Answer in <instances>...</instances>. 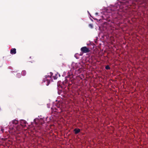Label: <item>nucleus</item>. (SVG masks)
<instances>
[{
    "label": "nucleus",
    "instance_id": "obj_1",
    "mask_svg": "<svg viewBox=\"0 0 148 148\" xmlns=\"http://www.w3.org/2000/svg\"><path fill=\"white\" fill-rule=\"evenodd\" d=\"M80 50L83 53H88L90 51V50L89 48L85 46L82 47Z\"/></svg>",
    "mask_w": 148,
    "mask_h": 148
},
{
    "label": "nucleus",
    "instance_id": "obj_2",
    "mask_svg": "<svg viewBox=\"0 0 148 148\" xmlns=\"http://www.w3.org/2000/svg\"><path fill=\"white\" fill-rule=\"evenodd\" d=\"M21 125L24 127L26 126L25 124L27 123V122L25 120H22L20 121Z\"/></svg>",
    "mask_w": 148,
    "mask_h": 148
},
{
    "label": "nucleus",
    "instance_id": "obj_3",
    "mask_svg": "<svg viewBox=\"0 0 148 148\" xmlns=\"http://www.w3.org/2000/svg\"><path fill=\"white\" fill-rule=\"evenodd\" d=\"M10 53L11 54H14L16 53V49L15 48H12L10 50Z\"/></svg>",
    "mask_w": 148,
    "mask_h": 148
},
{
    "label": "nucleus",
    "instance_id": "obj_4",
    "mask_svg": "<svg viewBox=\"0 0 148 148\" xmlns=\"http://www.w3.org/2000/svg\"><path fill=\"white\" fill-rule=\"evenodd\" d=\"M73 131L74 132L75 134H78L80 132V129L79 128H75Z\"/></svg>",
    "mask_w": 148,
    "mask_h": 148
},
{
    "label": "nucleus",
    "instance_id": "obj_5",
    "mask_svg": "<svg viewBox=\"0 0 148 148\" xmlns=\"http://www.w3.org/2000/svg\"><path fill=\"white\" fill-rule=\"evenodd\" d=\"M83 55V53H82L81 54H80L79 55L78 53H76L75 55V57L76 58V59H79V55L82 56Z\"/></svg>",
    "mask_w": 148,
    "mask_h": 148
},
{
    "label": "nucleus",
    "instance_id": "obj_6",
    "mask_svg": "<svg viewBox=\"0 0 148 148\" xmlns=\"http://www.w3.org/2000/svg\"><path fill=\"white\" fill-rule=\"evenodd\" d=\"M12 124L16 125L18 124V121L17 120L15 119L13 121H12Z\"/></svg>",
    "mask_w": 148,
    "mask_h": 148
},
{
    "label": "nucleus",
    "instance_id": "obj_7",
    "mask_svg": "<svg viewBox=\"0 0 148 148\" xmlns=\"http://www.w3.org/2000/svg\"><path fill=\"white\" fill-rule=\"evenodd\" d=\"M50 75H46V78L49 77L50 78H51V77L52 76V75H53V73L51 72H50Z\"/></svg>",
    "mask_w": 148,
    "mask_h": 148
},
{
    "label": "nucleus",
    "instance_id": "obj_8",
    "mask_svg": "<svg viewBox=\"0 0 148 148\" xmlns=\"http://www.w3.org/2000/svg\"><path fill=\"white\" fill-rule=\"evenodd\" d=\"M26 71L25 70L23 71L21 73L22 75H24V76L26 74Z\"/></svg>",
    "mask_w": 148,
    "mask_h": 148
},
{
    "label": "nucleus",
    "instance_id": "obj_9",
    "mask_svg": "<svg viewBox=\"0 0 148 148\" xmlns=\"http://www.w3.org/2000/svg\"><path fill=\"white\" fill-rule=\"evenodd\" d=\"M57 74H56L55 75H54L53 77V79H57V78H58V77H57Z\"/></svg>",
    "mask_w": 148,
    "mask_h": 148
},
{
    "label": "nucleus",
    "instance_id": "obj_10",
    "mask_svg": "<svg viewBox=\"0 0 148 148\" xmlns=\"http://www.w3.org/2000/svg\"><path fill=\"white\" fill-rule=\"evenodd\" d=\"M105 68L107 70H108L110 69V67L109 65H107L106 66Z\"/></svg>",
    "mask_w": 148,
    "mask_h": 148
},
{
    "label": "nucleus",
    "instance_id": "obj_11",
    "mask_svg": "<svg viewBox=\"0 0 148 148\" xmlns=\"http://www.w3.org/2000/svg\"><path fill=\"white\" fill-rule=\"evenodd\" d=\"M46 81H47V84H46V85H47V86H48V85H49V83H50V81H49V79H46Z\"/></svg>",
    "mask_w": 148,
    "mask_h": 148
},
{
    "label": "nucleus",
    "instance_id": "obj_12",
    "mask_svg": "<svg viewBox=\"0 0 148 148\" xmlns=\"http://www.w3.org/2000/svg\"><path fill=\"white\" fill-rule=\"evenodd\" d=\"M17 76L18 77H21V75L20 73H18L17 74Z\"/></svg>",
    "mask_w": 148,
    "mask_h": 148
},
{
    "label": "nucleus",
    "instance_id": "obj_13",
    "mask_svg": "<svg viewBox=\"0 0 148 148\" xmlns=\"http://www.w3.org/2000/svg\"><path fill=\"white\" fill-rule=\"evenodd\" d=\"M0 127L1 128V131L2 132H3L4 130V129H3L2 127Z\"/></svg>",
    "mask_w": 148,
    "mask_h": 148
},
{
    "label": "nucleus",
    "instance_id": "obj_14",
    "mask_svg": "<svg viewBox=\"0 0 148 148\" xmlns=\"http://www.w3.org/2000/svg\"><path fill=\"white\" fill-rule=\"evenodd\" d=\"M89 27H90L91 28H92V27H93L92 25L91 24H89Z\"/></svg>",
    "mask_w": 148,
    "mask_h": 148
},
{
    "label": "nucleus",
    "instance_id": "obj_15",
    "mask_svg": "<svg viewBox=\"0 0 148 148\" xmlns=\"http://www.w3.org/2000/svg\"><path fill=\"white\" fill-rule=\"evenodd\" d=\"M57 107L58 108H60V106H58V105L57 106Z\"/></svg>",
    "mask_w": 148,
    "mask_h": 148
},
{
    "label": "nucleus",
    "instance_id": "obj_16",
    "mask_svg": "<svg viewBox=\"0 0 148 148\" xmlns=\"http://www.w3.org/2000/svg\"><path fill=\"white\" fill-rule=\"evenodd\" d=\"M95 15H98V13L96 12V13H95Z\"/></svg>",
    "mask_w": 148,
    "mask_h": 148
},
{
    "label": "nucleus",
    "instance_id": "obj_17",
    "mask_svg": "<svg viewBox=\"0 0 148 148\" xmlns=\"http://www.w3.org/2000/svg\"><path fill=\"white\" fill-rule=\"evenodd\" d=\"M55 112H56L57 111L56 110H57L56 108H55Z\"/></svg>",
    "mask_w": 148,
    "mask_h": 148
},
{
    "label": "nucleus",
    "instance_id": "obj_18",
    "mask_svg": "<svg viewBox=\"0 0 148 148\" xmlns=\"http://www.w3.org/2000/svg\"><path fill=\"white\" fill-rule=\"evenodd\" d=\"M60 109L61 110L60 112H62V110H61V109H60Z\"/></svg>",
    "mask_w": 148,
    "mask_h": 148
}]
</instances>
